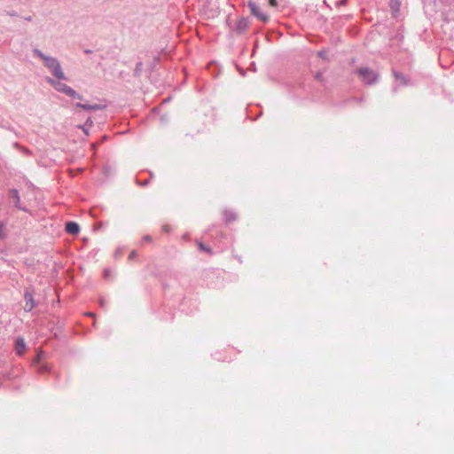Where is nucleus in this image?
<instances>
[{
    "label": "nucleus",
    "mask_w": 454,
    "mask_h": 454,
    "mask_svg": "<svg viewBox=\"0 0 454 454\" xmlns=\"http://www.w3.org/2000/svg\"><path fill=\"white\" fill-rule=\"evenodd\" d=\"M347 1L348 0H339L337 3H336V6H343L347 4Z\"/></svg>",
    "instance_id": "nucleus-20"
},
{
    "label": "nucleus",
    "mask_w": 454,
    "mask_h": 454,
    "mask_svg": "<svg viewBox=\"0 0 454 454\" xmlns=\"http://www.w3.org/2000/svg\"><path fill=\"white\" fill-rule=\"evenodd\" d=\"M92 125H93V121H92L91 118H90V117H89V118L86 120L85 123H84L82 126H80V128L84 131V133H85V134H87V135H88V129H87V128H88V127H91Z\"/></svg>",
    "instance_id": "nucleus-14"
},
{
    "label": "nucleus",
    "mask_w": 454,
    "mask_h": 454,
    "mask_svg": "<svg viewBox=\"0 0 454 454\" xmlns=\"http://www.w3.org/2000/svg\"><path fill=\"white\" fill-rule=\"evenodd\" d=\"M356 73L366 85L375 84L379 80V74L369 67H359L356 70Z\"/></svg>",
    "instance_id": "nucleus-2"
},
{
    "label": "nucleus",
    "mask_w": 454,
    "mask_h": 454,
    "mask_svg": "<svg viewBox=\"0 0 454 454\" xmlns=\"http://www.w3.org/2000/svg\"><path fill=\"white\" fill-rule=\"evenodd\" d=\"M143 239L146 242H151L152 237L150 235H145V236H144Z\"/></svg>",
    "instance_id": "nucleus-23"
},
{
    "label": "nucleus",
    "mask_w": 454,
    "mask_h": 454,
    "mask_svg": "<svg viewBox=\"0 0 454 454\" xmlns=\"http://www.w3.org/2000/svg\"><path fill=\"white\" fill-rule=\"evenodd\" d=\"M35 57L39 58L43 60L44 67L51 72V74L57 80H67L60 62L55 57L45 55L41 50L35 48L33 50Z\"/></svg>",
    "instance_id": "nucleus-1"
},
{
    "label": "nucleus",
    "mask_w": 454,
    "mask_h": 454,
    "mask_svg": "<svg viewBox=\"0 0 454 454\" xmlns=\"http://www.w3.org/2000/svg\"><path fill=\"white\" fill-rule=\"evenodd\" d=\"M25 307L26 311H31L35 307V301L33 297V294L30 290L27 289L24 293Z\"/></svg>",
    "instance_id": "nucleus-5"
},
{
    "label": "nucleus",
    "mask_w": 454,
    "mask_h": 454,
    "mask_svg": "<svg viewBox=\"0 0 454 454\" xmlns=\"http://www.w3.org/2000/svg\"><path fill=\"white\" fill-rule=\"evenodd\" d=\"M199 248H200L201 251L210 252V248H209V247H207V246H205L203 243H199Z\"/></svg>",
    "instance_id": "nucleus-18"
},
{
    "label": "nucleus",
    "mask_w": 454,
    "mask_h": 454,
    "mask_svg": "<svg viewBox=\"0 0 454 454\" xmlns=\"http://www.w3.org/2000/svg\"><path fill=\"white\" fill-rule=\"evenodd\" d=\"M103 276H104V278L108 279V278H109V277H110V270H109L108 269H106V270H104V274H103Z\"/></svg>",
    "instance_id": "nucleus-19"
},
{
    "label": "nucleus",
    "mask_w": 454,
    "mask_h": 454,
    "mask_svg": "<svg viewBox=\"0 0 454 454\" xmlns=\"http://www.w3.org/2000/svg\"><path fill=\"white\" fill-rule=\"evenodd\" d=\"M249 26V20L247 18L240 19L236 24V31L238 34H243Z\"/></svg>",
    "instance_id": "nucleus-7"
},
{
    "label": "nucleus",
    "mask_w": 454,
    "mask_h": 454,
    "mask_svg": "<svg viewBox=\"0 0 454 454\" xmlns=\"http://www.w3.org/2000/svg\"><path fill=\"white\" fill-rule=\"evenodd\" d=\"M247 6L250 10L251 14L256 17L258 20L264 23L269 20V16L263 13L261 11L260 7L254 2L249 1L247 3Z\"/></svg>",
    "instance_id": "nucleus-3"
},
{
    "label": "nucleus",
    "mask_w": 454,
    "mask_h": 454,
    "mask_svg": "<svg viewBox=\"0 0 454 454\" xmlns=\"http://www.w3.org/2000/svg\"><path fill=\"white\" fill-rule=\"evenodd\" d=\"M75 106L78 107V108H82L83 110H86V111H97V110H104L106 108V104H102V103H99V104H83V103H76L75 104Z\"/></svg>",
    "instance_id": "nucleus-6"
},
{
    "label": "nucleus",
    "mask_w": 454,
    "mask_h": 454,
    "mask_svg": "<svg viewBox=\"0 0 454 454\" xmlns=\"http://www.w3.org/2000/svg\"><path fill=\"white\" fill-rule=\"evenodd\" d=\"M350 100H354V101H358V102H362L363 101V98H351Z\"/></svg>",
    "instance_id": "nucleus-29"
},
{
    "label": "nucleus",
    "mask_w": 454,
    "mask_h": 454,
    "mask_svg": "<svg viewBox=\"0 0 454 454\" xmlns=\"http://www.w3.org/2000/svg\"><path fill=\"white\" fill-rule=\"evenodd\" d=\"M15 350L19 356H22L26 350V343L23 338L19 337L15 340Z\"/></svg>",
    "instance_id": "nucleus-9"
},
{
    "label": "nucleus",
    "mask_w": 454,
    "mask_h": 454,
    "mask_svg": "<svg viewBox=\"0 0 454 454\" xmlns=\"http://www.w3.org/2000/svg\"><path fill=\"white\" fill-rule=\"evenodd\" d=\"M318 56L321 57V58H325V53L324 51H319L318 52Z\"/></svg>",
    "instance_id": "nucleus-31"
},
{
    "label": "nucleus",
    "mask_w": 454,
    "mask_h": 454,
    "mask_svg": "<svg viewBox=\"0 0 454 454\" xmlns=\"http://www.w3.org/2000/svg\"><path fill=\"white\" fill-rule=\"evenodd\" d=\"M4 227H5V224L3 222H1L0 223V239L4 238Z\"/></svg>",
    "instance_id": "nucleus-17"
},
{
    "label": "nucleus",
    "mask_w": 454,
    "mask_h": 454,
    "mask_svg": "<svg viewBox=\"0 0 454 454\" xmlns=\"http://www.w3.org/2000/svg\"><path fill=\"white\" fill-rule=\"evenodd\" d=\"M397 91V87L393 88V92L395 93Z\"/></svg>",
    "instance_id": "nucleus-34"
},
{
    "label": "nucleus",
    "mask_w": 454,
    "mask_h": 454,
    "mask_svg": "<svg viewBox=\"0 0 454 454\" xmlns=\"http://www.w3.org/2000/svg\"><path fill=\"white\" fill-rule=\"evenodd\" d=\"M223 217H224V221L226 223H231V222L235 221L237 219V215L233 211L224 210L223 211Z\"/></svg>",
    "instance_id": "nucleus-11"
},
{
    "label": "nucleus",
    "mask_w": 454,
    "mask_h": 454,
    "mask_svg": "<svg viewBox=\"0 0 454 454\" xmlns=\"http://www.w3.org/2000/svg\"><path fill=\"white\" fill-rule=\"evenodd\" d=\"M67 96H68L69 98H71L73 99H78V100H82L83 99L82 95L79 94L73 88L70 89V90L68 91Z\"/></svg>",
    "instance_id": "nucleus-13"
},
{
    "label": "nucleus",
    "mask_w": 454,
    "mask_h": 454,
    "mask_svg": "<svg viewBox=\"0 0 454 454\" xmlns=\"http://www.w3.org/2000/svg\"><path fill=\"white\" fill-rule=\"evenodd\" d=\"M121 253H122V252H121V249H118V250H116V251H115V253H114V256H115V257H119V256H121Z\"/></svg>",
    "instance_id": "nucleus-26"
},
{
    "label": "nucleus",
    "mask_w": 454,
    "mask_h": 454,
    "mask_svg": "<svg viewBox=\"0 0 454 454\" xmlns=\"http://www.w3.org/2000/svg\"><path fill=\"white\" fill-rule=\"evenodd\" d=\"M136 256H137V253H136V251L133 250L130 252V254L129 255V259L133 260Z\"/></svg>",
    "instance_id": "nucleus-22"
},
{
    "label": "nucleus",
    "mask_w": 454,
    "mask_h": 454,
    "mask_svg": "<svg viewBox=\"0 0 454 454\" xmlns=\"http://www.w3.org/2000/svg\"><path fill=\"white\" fill-rule=\"evenodd\" d=\"M10 197L13 200L14 206L21 210H25V208L21 207L20 206V194L17 189H12L10 190Z\"/></svg>",
    "instance_id": "nucleus-10"
},
{
    "label": "nucleus",
    "mask_w": 454,
    "mask_h": 454,
    "mask_svg": "<svg viewBox=\"0 0 454 454\" xmlns=\"http://www.w3.org/2000/svg\"><path fill=\"white\" fill-rule=\"evenodd\" d=\"M162 230L167 232V231H169L170 228L168 225H163Z\"/></svg>",
    "instance_id": "nucleus-27"
},
{
    "label": "nucleus",
    "mask_w": 454,
    "mask_h": 454,
    "mask_svg": "<svg viewBox=\"0 0 454 454\" xmlns=\"http://www.w3.org/2000/svg\"><path fill=\"white\" fill-rule=\"evenodd\" d=\"M8 14H9L10 16H12V17L17 16V12H16L15 11L9 12H8Z\"/></svg>",
    "instance_id": "nucleus-28"
},
{
    "label": "nucleus",
    "mask_w": 454,
    "mask_h": 454,
    "mask_svg": "<svg viewBox=\"0 0 454 454\" xmlns=\"http://www.w3.org/2000/svg\"><path fill=\"white\" fill-rule=\"evenodd\" d=\"M38 372L41 373H45V372H49L48 365L47 364H40L38 366Z\"/></svg>",
    "instance_id": "nucleus-16"
},
{
    "label": "nucleus",
    "mask_w": 454,
    "mask_h": 454,
    "mask_svg": "<svg viewBox=\"0 0 454 454\" xmlns=\"http://www.w3.org/2000/svg\"><path fill=\"white\" fill-rule=\"evenodd\" d=\"M24 20H27V21H31L32 20V17L31 16H27V17H25Z\"/></svg>",
    "instance_id": "nucleus-30"
},
{
    "label": "nucleus",
    "mask_w": 454,
    "mask_h": 454,
    "mask_svg": "<svg viewBox=\"0 0 454 454\" xmlns=\"http://www.w3.org/2000/svg\"><path fill=\"white\" fill-rule=\"evenodd\" d=\"M65 230L69 234L76 235L80 231V226L77 223L70 221L66 223Z\"/></svg>",
    "instance_id": "nucleus-8"
},
{
    "label": "nucleus",
    "mask_w": 454,
    "mask_h": 454,
    "mask_svg": "<svg viewBox=\"0 0 454 454\" xmlns=\"http://www.w3.org/2000/svg\"><path fill=\"white\" fill-rule=\"evenodd\" d=\"M61 80H55L51 77L46 78V82L51 85L57 91L64 93L65 95H67L68 91L70 90L71 87L68 86L66 83H63L60 82Z\"/></svg>",
    "instance_id": "nucleus-4"
},
{
    "label": "nucleus",
    "mask_w": 454,
    "mask_h": 454,
    "mask_svg": "<svg viewBox=\"0 0 454 454\" xmlns=\"http://www.w3.org/2000/svg\"><path fill=\"white\" fill-rule=\"evenodd\" d=\"M322 77H323L322 73H317V74H316V76H315V78H316L317 80H318V81H321Z\"/></svg>",
    "instance_id": "nucleus-25"
},
{
    "label": "nucleus",
    "mask_w": 454,
    "mask_h": 454,
    "mask_svg": "<svg viewBox=\"0 0 454 454\" xmlns=\"http://www.w3.org/2000/svg\"><path fill=\"white\" fill-rule=\"evenodd\" d=\"M142 69H143V64H142V62H137V63L136 64V67H135V70H134V74H135V75H136V76L140 75V73H141Z\"/></svg>",
    "instance_id": "nucleus-15"
},
{
    "label": "nucleus",
    "mask_w": 454,
    "mask_h": 454,
    "mask_svg": "<svg viewBox=\"0 0 454 454\" xmlns=\"http://www.w3.org/2000/svg\"><path fill=\"white\" fill-rule=\"evenodd\" d=\"M137 183L139 184V185H142V186H145L148 184L149 181L148 180H145L144 182H139V181H137Z\"/></svg>",
    "instance_id": "nucleus-24"
},
{
    "label": "nucleus",
    "mask_w": 454,
    "mask_h": 454,
    "mask_svg": "<svg viewBox=\"0 0 454 454\" xmlns=\"http://www.w3.org/2000/svg\"><path fill=\"white\" fill-rule=\"evenodd\" d=\"M91 52H92V51H91V50H89V49H87V50H85V51H84V53H85V54H90Z\"/></svg>",
    "instance_id": "nucleus-32"
},
{
    "label": "nucleus",
    "mask_w": 454,
    "mask_h": 454,
    "mask_svg": "<svg viewBox=\"0 0 454 454\" xmlns=\"http://www.w3.org/2000/svg\"><path fill=\"white\" fill-rule=\"evenodd\" d=\"M100 306H101V307H104V306H105V302H104V301H103V300H101V301H100Z\"/></svg>",
    "instance_id": "nucleus-33"
},
{
    "label": "nucleus",
    "mask_w": 454,
    "mask_h": 454,
    "mask_svg": "<svg viewBox=\"0 0 454 454\" xmlns=\"http://www.w3.org/2000/svg\"><path fill=\"white\" fill-rule=\"evenodd\" d=\"M269 4L271 7H277L278 6V1L277 0H269Z\"/></svg>",
    "instance_id": "nucleus-21"
},
{
    "label": "nucleus",
    "mask_w": 454,
    "mask_h": 454,
    "mask_svg": "<svg viewBox=\"0 0 454 454\" xmlns=\"http://www.w3.org/2000/svg\"><path fill=\"white\" fill-rule=\"evenodd\" d=\"M393 74L395 76V78L398 81H400V82L403 84V85H407L408 84V79L405 75H403L402 73H399V72H396V71H393Z\"/></svg>",
    "instance_id": "nucleus-12"
}]
</instances>
